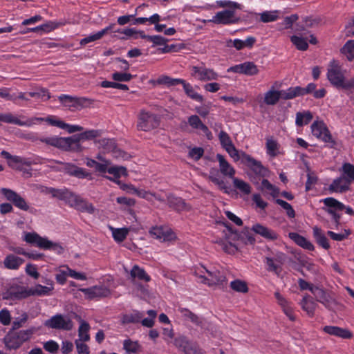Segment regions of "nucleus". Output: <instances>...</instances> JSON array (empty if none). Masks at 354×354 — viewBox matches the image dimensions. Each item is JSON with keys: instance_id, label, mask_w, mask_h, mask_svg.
<instances>
[{"instance_id": "nucleus-34", "label": "nucleus", "mask_w": 354, "mask_h": 354, "mask_svg": "<svg viewBox=\"0 0 354 354\" xmlns=\"http://www.w3.org/2000/svg\"><path fill=\"white\" fill-rule=\"evenodd\" d=\"M280 98L282 99L281 91L275 90L272 87L265 93L263 102L266 105H275Z\"/></svg>"}, {"instance_id": "nucleus-16", "label": "nucleus", "mask_w": 354, "mask_h": 354, "mask_svg": "<svg viewBox=\"0 0 354 354\" xmlns=\"http://www.w3.org/2000/svg\"><path fill=\"white\" fill-rule=\"evenodd\" d=\"M80 291L84 292L88 299L107 297L111 295L109 288L104 286H95L88 288H80Z\"/></svg>"}, {"instance_id": "nucleus-7", "label": "nucleus", "mask_w": 354, "mask_h": 354, "mask_svg": "<svg viewBox=\"0 0 354 354\" xmlns=\"http://www.w3.org/2000/svg\"><path fill=\"white\" fill-rule=\"evenodd\" d=\"M226 227L227 230H229V234L227 239L234 241H238L239 244L254 245L255 243V239L248 228H245L241 232L238 233L228 225H226Z\"/></svg>"}, {"instance_id": "nucleus-10", "label": "nucleus", "mask_w": 354, "mask_h": 354, "mask_svg": "<svg viewBox=\"0 0 354 354\" xmlns=\"http://www.w3.org/2000/svg\"><path fill=\"white\" fill-rule=\"evenodd\" d=\"M43 120V118L34 117L26 121H22L10 113H0V122L19 126L31 127L36 124L38 122H42Z\"/></svg>"}, {"instance_id": "nucleus-53", "label": "nucleus", "mask_w": 354, "mask_h": 354, "mask_svg": "<svg viewBox=\"0 0 354 354\" xmlns=\"http://www.w3.org/2000/svg\"><path fill=\"white\" fill-rule=\"evenodd\" d=\"M341 53L344 55L348 60L354 59V40H348L341 48Z\"/></svg>"}, {"instance_id": "nucleus-20", "label": "nucleus", "mask_w": 354, "mask_h": 354, "mask_svg": "<svg viewBox=\"0 0 354 354\" xmlns=\"http://www.w3.org/2000/svg\"><path fill=\"white\" fill-rule=\"evenodd\" d=\"M167 199L169 207L176 212L189 211L192 209L185 200L171 194L167 195Z\"/></svg>"}, {"instance_id": "nucleus-12", "label": "nucleus", "mask_w": 354, "mask_h": 354, "mask_svg": "<svg viewBox=\"0 0 354 354\" xmlns=\"http://www.w3.org/2000/svg\"><path fill=\"white\" fill-rule=\"evenodd\" d=\"M240 19L235 15L234 10H225L218 12L209 21L216 24H236Z\"/></svg>"}, {"instance_id": "nucleus-55", "label": "nucleus", "mask_w": 354, "mask_h": 354, "mask_svg": "<svg viewBox=\"0 0 354 354\" xmlns=\"http://www.w3.org/2000/svg\"><path fill=\"white\" fill-rule=\"evenodd\" d=\"M232 181L234 187L243 194H249L251 192V187L248 183L235 177L232 178Z\"/></svg>"}, {"instance_id": "nucleus-50", "label": "nucleus", "mask_w": 354, "mask_h": 354, "mask_svg": "<svg viewBox=\"0 0 354 354\" xmlns=\"http://www.w3.org/2000/svg\"><path fill=\"white\" fill-rule=\"evenodd\" d=\"M75 209L82 212H86L88 214H93L95 212V210L94 206L91 203L83 199L82 197L80 198Z\"/></svg>"}, {"instance_id": "nucleus-51", "label": "nucleus", "mask_w": 354, "mask_h": 354, "mask_svg": "<svg viewBox=\"0 0 354 354\" xmlns=\"http://www.w3.org/2000/svg\"><path fill=\"white\" fill-rule=\"evenodd\" d=\"M123 348L128 353H137L140 350V345L138 341L127 339L123 342Z\"/></svg>"}, {"instance_id": "nucleus-52", "label": "nucleus", "mask_w": 354, "mask_h": 354, "mask_svg": "<svg viewBox=\"0 0 354 354\" xmlns=\"http://www.w3.org/2000/svg\"><path fill=\"white\" fill-rule=\"evenodd\" d=\"M112 235L116 242L123 241L129 234V228H113L111 227Z\"/></svg>"}, {"instance_id": "nucleus-13", "label": "nucleus", "mask_w": 354, "mask_h": 354, "mask_svg": "<svg viewBox=\"0 0 354 354\" xmlns=\"http://www.w3.org/2000/svg\"><path fill=\"white\" fill-rule=\"evenodd\" d=\"M1 192L8 201L12 202L17 208L24 211L29 210L30 207L25 199L16 192L10 189L2 188Z\"/></svg>"}, {"instance_id": "nucleus-33", "label": "nucleus", "mask_w": 354, "mask_h": 354, "mask_svg": "<svg viewBox=\"0 0 354 354\" xmlns=\"http://www.w3.org/2000/svg\"><path fill=\"white\" fill-rule=\"evenodd\" d=\"M130 279L132 281L137 280L149 282L151 280L150 276L145 272V270L138 266L134 265L130 271Z\"/></svg>"}, {"instance_id": "nucleus-9", "label": "nucleus", "mask_w": 354, "mask_h": 354, "mask_svg": "<svg viewBox=\"0 0 354 354\" xmlns=\"http://www.w3.org/2000/svg\"><path fill=\"white\" fill-rule=\"evenodd\" d=\"M158 124V120L155 115L145 111L140 112L137 124L139 130L148 131L156 128Z\"/></svg>"}, {"instance_id": "nucleus-23", "label": "nucleus", "mask_w": 354, "mask_h": 354, "mask_svg": "<svg viewBox=\"0 0 354 354\" xmlns=\"http://www.w3.org/2000/svg\"><path fill=\"white\" fill-rule=\"evenodd\" d=\"M187 123L192 129L195 130H201L206 136L207 139L211 140L212 138L211 131L197 115H192L189 116L187 119Z\"/></svg>"}, {"instance_id": "nucleus-15", "label": "nucleus", "mask_w": 354, "mask_h": 354, "mask_svg": "<svg viewBox=\"0 0 354 354\" xmlns=\"http://www.w3.org/2000/svg\"><path fill=\"white\" fill-rule=\"evenodd\" d=\"M192 75L203 82L216 80L218 77V74L213 69L204 66H192Z\"/></svg>"}, {"instance_id": "nucleus-44", "label": "nucleus", "mask_w": 354, "mask_h": 354, "mask_svg": "<svg viewBox=\"0 0 354 354\" xmlns=\"http://www.w3.org/2000/svg\"><path fill=\"white\" fill-rule=\"evenodd\" d=\"M302 87L301 86L290 87L286 90H281L282 99L287 100L298 96H302Z\"/></svg>"}, {"instance_id": "nucleus-11", "label": "nucleus", "mask_w": 354, "mask_h": 354, "mask_svg": "<svg viewBox=\"0 0 354 354\" xmlns=\"http://www.w3.org/2000/svg\"><path fill=\"white\" fill-rule=\"evenodd\" d=\"M50 193L53 197L57 198L59 200L64 201L66 204L71 207L75 209L78 201L80 198V196L76 195L66 189H51Z\"/></svg>"}, {"instance_id": "nucleus-64", "label": "nucleus", "mask_w": 354, "mask_h": 354, "mask_svg": "<svg viewBox=\"0 0 354 354\" xmlns=\"http://www.w3.org/2000/svg\"><path fill=\"white\" fill-rule=\"evenodd\" d=\"M276 203L286 211V214L290 218L295 216V212L290 204L281 199H277Z\"/></svg>"}, {"instance_id": "nucleus-48", "label": "nucleus", "mask_w": 354, "mask_h": 354, "mask_svg": "<svg viewBox=\"0 0 354 354\" xmlns=\"http://www.w3.org/2000/svg\"><path fill=\"white\" fill-rule=\"evenodd\" d=\"M313 119L312 113L307 111L304 112H297L296 113V125L298 127H302L308 124Z\"/></svg>"}, {"instance_id": "nucleus-43", "label": "nucleus", "mask_w": 354, "mask_h": 354, "mask_svg": "<svg viewBox=\"0 0 354 354\" xmlns=\"http://www.w3.org/2000/svg\"><path fill=\"white\" fill-rule=\"evenodd\" d=\"M30 296L36 295V296H47L50 295L52 293L54 288L50 286H45L40 284H37L32 288H30Z\"/></svg>"}, {"instance_id": "nucleus-25", "label": "nucleus", "mask_w": 354, "mask_h": 354, "mask_svg": "<svg viewBox=\"0 0 354 354\" xmlns=\"http://www.w3.org/2000/svg\"><path fill=\"white\" fill-rule=\"evenodd\" d=\"M251 230L268 241H274L278 238V234L274 230L259 223L253 225Z\"/></svg>"}, {"instance_id": "nucleus-47", "label": "nucleus", "mask_w": 354, "mask_h": 354, "mask_svg": "<svg viewBox=\"0 0 354 354\" xmlns=\"http://www.w3.org/2000/svg\"><path fill=\"white\" fill-rule=\"evenodd\" d=\"M183 83H180V84L183 85L185 93L190 98L199 102L203 101V96L196 92L190 84L187 83L184 80H183Z\"/></svg>"}, {"instance_id": "nucleus-35", "label": "nucleus", "mask_w": 354, "mask_h": 354, "mask_svg": "<svg viewBox=\"0 0 354 354\" xmlns=\"http://www.w3.org/2000/svg\"><path fill=\"white\" fill-rule=\"evenodd\" d=\"M288 236L299 246L310 251L315 250V247L313 243L307 240L304 236H301L296 232H290L289 233Z\"/></svg>"}, {"instance_id": "nucleus-41", "label": "nucleus", "mask_w": 354, "mask_h": 354, "mask_svg": "<svg viewBox=\"0 0 354 354\" xmlns=\"http://www.w3.org/2000/svg\"><path fill=\"white\" fill-rule=\"evenodd\" d=\"M341 175L350 183L354 182V165L349 162H344L339 169Z\"/></svg>"}, {"instance_id": "nucleus-6", "label": "nucleus", "mask_w": 354, "mask_h": 354, "mask_svg": "<svg viewBox=\"0 0 354 354\" xmlns=\"http://www.w3.org/2000/svg\"><path fill=\"white\" fill-rule=\"evenodd\" d=\"M327 77L329 82L338 88L346 89V82H344V76L340 66L335 61L330 63L328 69Z\"/></svg>"}, {"instance_id": "nucleus-1", "label": "nucleus", "mask_w": 354, "mask_h": 354, "mask_svg": "<svg viewBox=\"0 0 354 354\" xmlns=\"http://www.w3.org/2000/svg\"><path fill=\"white\" fill-rule=\"evenodd\" d=\"M35 331L36 329L34 327L17 332L10 331L4 337L6 346L9 349H16L19 348L24 342L28 341Z\"/></svg>"}, {"instance_id": "nucleus-61", "label": "nucleus", "mask_w": 354, "mask_h": 354, "mask_svg": "<svg viewBox=\"0 0 354 354\" xmlns=\"http://www.w3.org/2000/svg\"><path fill=\"white\" fill-rule=\"evenodd\" d=\"M261 189L266 190L273 197L279 194V189L266 179H263L261 182Z\"/></svg>"}, {"instance_id": "nucleus-14", "label": "nucleus", "mask_w": 354, "mask_h": 354, "mask_svg": "<svg viewBox=\"0 0 354 354\" xmlns=\"http://www.w3.org/2000/svg\"><path fill=\"white\" fill-rule=\"evenodd\" d=\"M311 130L313 135L317 138L325 142H333L332 136L324 122L315 121L311 125Z\"/></svg>"}, {"instance_id": "nucleus-2", "label": "nucleus", "mask_w": 354, "mask_h": 354, "mask_svg": "<svg viewBox=\"0 0 354 354\" xmlns=\"http://www.w3.org/2000/svg\"><path fill=\"white\" fill-rule=\"evenodd\" d=\"M199 273L196 272V274L201 279V282L208 286L220 285L225 281V277L218 270L210 271L204 267L198 270Z\"/></svg>"}, {"instance_id": "nucleus-39", "label": "nucleus", "mask_w": 354, "mask_h": 354, "mask_svg": "<svg viewBox=\"0 0 354 354\" xmlns=\"http://www.w3.org/2000/svg\"><path fill=\"white\" fill-rule=\"evenodd\" d=\"M313 236L318 245L326 250L330 248V244L328 243V239L319 227L317 226L313 227Z\"/></svg>"}, {"instance_id": "nucleus-24", "label": "nucleus", "mask_w": 354, "mask_h": 354, "mask_svg": "<svg viewBox=\"0 0 354 354\" xmlns=\"http://www.w3.org/2000/svg\"><path fill=\"white\" fill-rule=\"evenodd\" d=\"M58 99L64 106L68 109L82 106L88 100L86 98H77L68 95H61Z\"/></svg>"}, {"instance_id": "nucleus-49", "label": "nucleus", "mask_w": 354, "mask_h": 354, "mask_svg": "<svg viewBox=\"0 0 354 354\" xmlns=\"http://www.w3.org/2000/svg\"><path fill=\"white\" fill-rule=\"evenodd\" d=\"M267 153L271 157H275L279 153V144L272 138H267L266 143Z\"/></svg>"}, {"instance_id": "nucleus-37", "label": "nucleus", "mask_w": 354, "mask_h": 354, "mask_svg": "<svg viewBox=\"0 0 354 354\" xmlns=\"http://www.w3.org/2000/svg\"><path fill=\"white\" fill-rule=\"evenodd\" d=\"M208 179L216 185L218 188L225 193L228 194L230 192V188L226 185L224 180L219 177L218 171L216 169H212L210 170Z\"/></svg>"}, {"instance_id": "nucleus-5", "label": "nucleus", "mask_w": 354, "mask_h": 354, "mask_svg": "<svg viewBox=\"0 0 354 354\" xmlns=\"http://www.w3.org/2000/svg\"><path fill=\"white\" fill-rule=\"evenodd\" d=\"M75 140L69 138L68 137L42 136L39 138L40 142L66 151H71L72 145L75 142Z\"/></svg>"}, {"instance_id": "nucleus-32", "label": "nucleus", "mask_w": 354, "mask_h": 354, "mask_svg": "<svg viewBox=\"0 0 354 354\" xmlns=\"http://www.w3.org/2000/svg\"><path fill=\"white\" fill-rule=\"evenodd\" d=\"M225 233V240L218 239L216 241V243L221 247L222 250L230 254H234L238 251V245L232 243L231 241L232 240L227 239V235L229 234V230L224 231Z\"/></svg>"}, {"instance_id": "nucleus-56", "label": "nucleus", "mask_w": 354, "mask_h": 354, "mask_svg": "<svg viewBox=\"0 0 354 354\" xmlns=\"http://www.w3.org/2000/svg\"><path fill=\"white\" fill-rule=\"evenodd\" d=\"M89 329V324L85 321L82 320L80 322V326L78 329V335L80 340L83 342H87L90 339L89 335L88 333Z\"/></svg>"}, {"instance_id": "nucleus-31", "label": "nucleus", "mask_w": 354, "mask_h": 354, "mask_svg": "<svg viewBox=\"0 0 354 354\" xmlns=\"http://www.w3.org/2000/svg\"><path fill=\"white\" fill-rule=\"evenodd\" d=\"M24 241L28 243L37 245L40 248L46 247V243H48V239L44 237L40 236L38 234L35 232L26 233L24 236Z\"/></svg>"}, {"instance_id": "nucleus-42", "label": "nucleus", "mask_w": 354, "mask_h": 354, "mask_svg": "<svg viewBox=\"0 0 354 354\" xmlns=\"http://www.w3.org/2000/svg\"><path fill=\"white\" fill-rule=\"evenodd\" d=\"M143 316L142 313L135 310L132 313L123 315L121 318V323L124 325L130 323H138Z\"/></svg>"}, {"instance_id": "nucleus-62", "label": "nucleus", "mask_w": 354, "mask_h": 354, "mask_svg": "<svg viewBox=\"0 0 354 354\" xmlns=\"http://www.w3.org/2000/svg\"><path fill=\"white\" fill-rule=\"evenodd\" d=\"M218 138L221 146L225 149L233 145L230 137L225 131H221L218 133Z\"/></svg>"}, {"instance_id": "nucleus-8", "label": "nucleus", "mask_w": 354, "mask_h": 354, "mask_svg": "<svg viewBox=\"0 0 354 354\" xmlns=\"http://www.w3.org/2000/svg\"><path fill=\"white\" fill-rule=\"evenodd\" d=\"M286 259V255L282 252H277L273 257H266L264 259V263L266 266V270L268 272H273L279 276L282 271V265Z\"/></svg>"}, {"instance_id": "nucleus-36", "label": "nucleus", "mask_w": 354, "mask_h": 354, "mask_svg": "<svg viewBox=\"0 0 354 354\" xmlns=\"http://www.w3.org/2000/svg\"><path fill=\"white\" fill-rule=\"evenodd\" d=\"M109 174L113 175V178L106 176V178L110 180H112L118 184L120 183L118 180L121 176H127V169L122 166H109L108 171Z\"/></svg>"}, {"instance_id": "nucleus-59", "label": "nucleus", "mask_w": 354, "mask_h": 354, "mask_svg": "<svg viewBox=\"0 0 354 354\" xmlns=\"http://www.w3.org/2000/svg\"><path fill=\"white\" fill-rule=\"evenodd\" d=\"M161 20V17L158 14H153L150 17H138L136 18L133 21V24H143L147 21L150 24H157Z\"/></svg>"}, {"instance_id": "nucleus-3", "label": "nucleus", "mask_w": 354, "mask_h": 354, "mask_svg": "<svg viewBox=\"0 0 354 354\" xmlns=\"http://www.w3.org/2000/svg\"><path fill=\"white\" fill-rule=\"evenodd\" d=\"M44 326L52 329L71 330L73 328V323L67 316L57 314L46 320Z\"/></svg>"}, {"instance_id": "nucleus-38", "label": "nucleus", "mask_w": 354, "mask_h": 354, "mask_svg": "<svg viewBox=\"0 0 354 354\" xmlns=\"http://www.w3.org/2000/svg\"><path fill=\"white\" fill-rule=\"evenodd\" d=\"M32 163V161L29 159L18 156H12L10 160L8 161V165L10 167L17 170H21L22 167L24 165L30 166Z\"/></svg>"}, {"instance_id": "nucleus-17", "label": "nucleus", "mask_w": 354, "mask_h": 354, "mask_svg": "<svg viewBox=\"0 0 354 354\" xmlns=\"http://www.w3.org/2000/svg\"><path fill=\"white\" fill-rule=\"evenodd\" d=\"M150 235L161 241H170L176 238L175 234L168 227L154 226L149 230Z\"/></svg>"}, {"instance_id": "nucleus-46", "label": "nucleus", "mask_w": 354, "mask_h": 354, "mask_svg": "<svg viewBox=\"0 0 354 354\" xmlns=\"http://www.w3.org/2000/svg\"><path fill=\"white\" fill-rule=\"evenodd\" d=\"M326 209H333L335 211H342L345 208V205L333 197H328L322 201Z\"/></svg>"}, {"instance_id": "nucleus-4", "label": "nucleus", "mask_w": 354, "mask_h": 354, "mask_svg": "<svg viewBox=\"0 0 354 354\" xmlns=\"http://www.w3.org/2000/svg\"><path fill=\"white\" fill-rule=\"evenodd\" d=\"M311 292L315 296L317 301L322 304L330 310H335L339 307V304L335 299L323 288L317 287L312 288Z\"/></svg>"}, {"instance_id": "nucleus-29", "label": "nucleus", "mask_w": 354, "mask_h": 354, "mask_svg": "<svg viewBox=\"0 0 354 354\" xmlns=\"http://www.w3.org/2000/svg\"><path fill=\"white\" fill-rule=\"evenodd\" d=\"M216 159L219 163V169L221 173L225 176L233 178L236 173L235 169L232 166L225 160L224 156L221 154L216 155Z\"/></svg>"}, {"instance_id": "nucleus-26", "label": "nucleus", "mask_w": 354, "mask_h": 354, "mask_svg": "<svg viewBox=\"0 0 354 354\" xmlns=\"http://www.w3.org/2000/svg\"><path fill=\"white\" fill-rule=\"evenodd\" d=\"M149 84L153 86H157L158 85H164L167 87L174 86L180 84L183 82V79L180 78H172L167 75H160L156 80H150Z\"/></svg>"}, {"instance_id": "nucleus-19", "label": "nucleus", "mask_w": 354, "mask_h": 354, "mask_svg": "<svg viewBox=\"0 0 354 354\" xmlns=\"http://www.w3.org/2000/svg\"><path fill=\"white\" fill-rule=\"evenodd\" d=\"M98 147L102 149L104 152L112 153L115 158L121 156L122 151L117 148L115 142L113 139L102 138L97 141Z\"/></svg>"}, {"instance_id": "nucleus-27", "label": "nucleus", "mask_w": 354, "mask_h": 354, "mask_svg": "<svg viewBox=\"0 0 354 354\" xmlns=\"http://www.w3.org/2000/svg\"><path fill=\"white\" fill-rule=\"evenodd\" d=\"M323 330L330 335H334L343 339H351L353 337V334L349 330L339 326H326L324 327Z\"/></svg>"}, {"instance_id": "nucleus-22", "label": "nucleus", "mask_w": 354, "mask_h": 354, "mask_svg": "<svg viewBox=\"0 0 354 354\" xmlns=\"http://www.w3.org/2000/svg\"><path fill=\"white\" fill-rule=\"evenodd\" d=\"M242 158L248 165L256 174L264 176L266 173V168L261 165V162L255 160L252 156L245 153H242Z\"/></svg>"}, {"instance_id": "nucleus-18", "label": "nucleus", "mask_w": 354, "mask_h": 354, "mask_svg": "<svg viewBox=\"0 0 354 354\" xmlns=\"http://www.w3.org/2000/svg\"><path fill=\"white\" fill-rule=\"evenodd\" d=\"M100 135H101L100 130L91 129V130L86 131L77 136H73L71 137H68L69 138L75 140V142H74L72 145L71 151H82V147L80 145V141L81 140H90V139H93V138L99 137V136H100Z\"/></svg>"}, {"instance_id": "nucleus-54", "label": "nucleus", "mask_w": 354, "mask_h": 354, "mask_svg": "<svg viewBox=\"0 0 354 354\" xmlns=\"http://www.w3.org/2000/svg\"><path fill=\"white\" fill-rule=\"evenodd\" d=\"M10 295L16 299H23L30 296V289L26 287H18L10 290Z\"/></svg>"}, {"instance_id": "nucleus-63", "label": "nucleus", "mask_w": 354, "mask_h": 354, "mask_svg": "<svg viewBox=\"0 0 354 354\" xmlns=\"http://www.w3.org/2000/svg\"><path fill=\"white\" fill-rule=\"evenodd\" d=\"M259 73L257 66L252 62H244V75H254Z\"/></svg>"}, {"instance_id": "nucleus-58", "label": "nucleus", "mask_w": 354, "mask_h": 354, "mask_svg": "<svg viewBox=\"0 0 354 354\" xmlns=\"http://www.w3.org/2000/svg\"><path fill=\"white\" fill-rule=\"evenodd\" d=\"M278 10L265 11L260 14V20L263 23L272 22L279 18Z\"/></svg>"}, {"instance_id": "nucleus-60", "label": "nucleus", "mask_w": 354, "mask_h": 354, "mask_svg": "<svg viewBox=\"0 0 354 354\" xmlns=\"http://www.w3.org/2000/svg\"><path fill=\"white\" fill-rule=\"evenodd\" d=\"M230 287L234 291L245 293L248 291L247 283L241 280H234L230 283Z\"/></svg>"}, {"instance_id": "nucleus-28", "label": "nucleus", "mask_w": 354, "mask_h": 354, "mask_svg": "<svg viewBox=\"0 0 354 354\" xmlns=\"http://www.w3.org/2000/svg\"><path fill=\"white\" fill-rule=\"evenodd\" d=\"M64 165V170L71 176H75L79 178H85L90 176V174L84 169L78 167L71 163H64L57 162Z\"/></svg>"}, {"instance_id": "nucleus-30", "label": "nucleus", "mask_w": 354, "mask_h": 354, "mask_svg": "<svg viewBox=\"0 0 354 354\" xmlns=\"http://www.w3.org/2000/svg\"><path fill=\"white\" fill-rule=\"evenodd\" d=\"M24 260L13 254H8L3 259V266L8 270H18Z\"/></svg>"}, {"instance_id": "nucleus-40", "label": "nucleus", "mask_w": 354, "mask_h": 354, "mask_svg": "<svg viewBox=\"0 0 354 354\" xmlns=\"http://www.w3.org/2000/svg\"><path fill=\"white\" fill-rule=\"evenodd\" d=\"M178 311L180 313L182 317L185 320H189L191 322L196 324V326H202L203 319L200 318L197 315L194 314L193 312L184 308H180L178 309Z\"/></svg>"}, {"instance_id": "nucleus-45", "label": "nucleus", "mask_w": 354, "mask_h": 354, "mask_svg": "<svg viewBox=\"0 0 354 354\" xmlns=\"http://www.w3.org/2000/svg\"><path fill=\"white\" fill-rule=\"evenodd\" d=\"M301 308L310 316H313L317 307V304L310 298L309 295L304 296L301 302Z\"/></svg>"}, {"instance_id": "nucleus-21", "label": "nucleus", "mask_w": 354, "mask_h": 354, "mask_svg": "<svg viewBox=\"0 0 354 354\" xmlns=\"http://www.w3.org/2000/svg\"><path fill=\"white\" fill-rule=\"evenodd\" d=\"M351 183L342 175L333 180L328 187L331 192L344 193L350 189Z\"/></svg>"}, {"instance_id": "nucleus-57", "label": "nucleus", "mask_w": 354, "mask_h": 354, "mask_svg": "<svg viewBox=\"0 0 354 354\" xmlns=\"http://www.w3.org/2000/svg\"><path fill=\"white\" fill-rule=\"evenodd\" d=\"M290 41L299 50L304 51L306 50L308 48L307 39L306 38L299 37L297 35H293L290 37Z\"/></svg>"}]
</instances>
